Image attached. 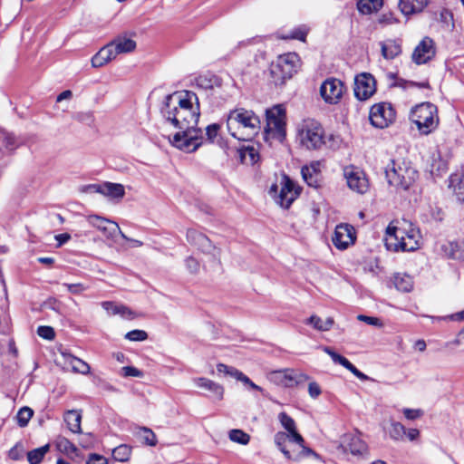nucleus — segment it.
<instances>
[{
    "label": "nucleus",
    "mask_w": 464,
    "mask_h": 464,
    "mask_svg": "<svg viewBox=\"0 0 464 464\" xmlns=\"http://www.w3.org/2000/svg\"><path fill=\"white\" fill-rule=\"evenodd\" d=\"M160 114L179 130L169 138L173 147L191 153L203 144V131L198 128L200 115L199 101L195 92L181 91L168 94L160 107Z\"/></svg>",
    "instance_id": "1"
},
{
    "label": "nucleus",
    "mask_w": 464,
    "mask_h": 464,
    "mask_svg": "<svg viewBox=\"0 0 464 464\" xmlns=\"http://www.w3.org/2000/svg\"><path fill=\"white\" fill-rule=\"evenodd\" d=\"M420 233L411 222L402 219L390 223L386 228L385 246L393 252H411L420 247Z\"/></svg>",
    "instance_id": "2"
},
{
    "label": "nucleus",
    "mask_w": 464,
    "mask_h": 464,
    "mask_svg": "<svg viewBox=\"0 0 464 464\" xmlns=\"http://www.w3.org/2000/svg\"><path fill=\"white\" fill-rule=\"evenodd\" d=\"M259 117L245 108H237L229 111L227 128L234 138L239 140H250L260 130Z\"/></svg>",
    "instance_id": "3"
},
{
    "label": "nucleus",
    "mask_w": 464,
    "mask_h": 464,
    "mask_svg": "<svg viewBox=\"0 0 464 464\" xmlns=\"http://www.w3.org/2000/svg\"><path fill=\"white\" fill-rule=\"evenodd\" d=\"M301 61L297 53H287L279 55L271 63L270 73L276 85H283L291 79L300 69Z\"/></svg>",
    "instance_id": "4"
},
{
    "label": "nucleus",
    "mask_w": 464,
    "mask_h": 464,
    "mask_svg": "<svg viewBox=\"0 0 464 464\" xmlns=\"http://www.w3.org/2000/svg\"><path fill=\"white\" fill-rule=\"evenodd\" d=\"M385 175L390 185L406 190L414 183L418 172L408 163L392 160L386 167Z\"/></svg>",
    "instance_id": "5"
},
{
    "label": "nucleus",
    "mask_w": 464,
    "mask_h": 464,
    "mask_svg": "<svg viewBox=\"0 0 464 464\" xmlns=\"http://www.w3.org/2000/svg\"><path fill=\"white\" fill-rule=\"evenodd\" d=\"M437 107L430 102H422L415 106L411 111V120L417 126L420 133L428 135L439 124Z\"/></svg>",
    "instance_id": "6"
},
{
    "label": "nucleus",
    "mask_w": 464,
    "mask_h": 464,
    "mask_svg": "<svg viewBox=\"0 0 464 464\" xmlns=\"http://www.w3.org/2000/svg\"><path fill=\"white\" fill-rule=\"evenodd\" d=\"M266 126L265 140L283 141L285 138V110L282 105H276L266 111Z\"/></svg>",
    "instance_id": "7"
},
{
    "label": "nucleus",
    "mask_w": 464,
    "mask_h": 464,
    "mask_svg": "<svg viewBox=\"0 0 464 464\" xmlns=\"http://www.w3.org/2000/svg\"><path fill=\"white\" fill-rule=\"evenodd\" d=\"M298 138L307 150H319L324 144V131L322 125L312 119L303 121L298 128Z\"/></svg>",
    "instance_id": "8"
},
{
    "label": "nucleus",
    "mask_w": 464,
    "mask_h": 464,
    "mask_svg": "<svg viewBox=\"0 0 464 464\" xmlns=\"http://www.w3.org/2000/svg\"><path fill=\"white\" fill-rule=\"evenodd\" d=\"M267 378L271 382L285 388L300 385L309 379L306 374L290 368L272 371Z\"/></svg>",
    "instance_id": "9"
},
{
    "label": "nucleus",
    "mask_w": 464,
    "mask_h": 464,
    "mask_svg": "<svg viewBox=\"0 0 464 464\" xmlns=\"http://www.w3.org/2000/svg\"><path fill=\"white\" fill-rule=\"evenodd\" d=\"M187 240L202 253L210 255L215 261L220 264V249L217 248L207 236L191 228L187 231Z\"/></svg>",
    "instance_id": "10"
},
{
    "label": "nucleus",
    "mask_w": 464,
    "mask_h": 464,
    "mask_svg": "<svg viewBox=\"0 0 464 464\" xmlns=\"http://www.w3.org/2000/svg\"><path fill=\"white\" fill-rule=\"evenodd\" d=\"M345 92L343 82L336 78H328L320 86V94L323 100L329 104H336L340 102Z\"/></svg>",
    "instance_id": "11"
},
{
    "label": "nucleus",
    "mask_w": 464,
    "mask_h": 464,
    "mask_svg": "<svg viewBox=\"0 0 464 464\" xmlns=\"http://www.w3.org/2000/svg\"><path fill=\"white\" fill-rule=\"evenodd\" d=\"M394 118L395 112L390 104L379 103L371 108L369 119L371 123L377 128L387 127Z\"/></svg>",
    "instance_id": "12"
},
{
    "label": "nucleus",
    "mask_w": 464,
    "mask_h": 464,
    "mask_svg": "<svg viewBox=\"0 0 464 464\" xmlns=\"http://www.w3.org/2000/svg\"><path fill=\"white\" fill-rule=\"evenodd\" d=\"M354 95L360 101H365L374 94L376 82L374 77L368 72H362L354 79Z\"/></svg>",
    "instance_id": "13"
},
{
    "label": "nucleus",
    "mask_w": 464,
    "mask_h": 464,
    "mask_svg": "<svg viewBox=\"0 0 464 464\" xmlns=\"http://www.w3.org/2000/svg\"><path fill=\"white\" fill-rule=\"evenodd\" d=\"M87 221L91 226L99 229L107 238H113L117 234H120L122 238L127 239V236L122 233L119 225L114 221L97 215L89 216Z\"/></svg>",
    "instance_id": "14"
},
{
    "label": "nucleus",
    "mask_w": 464,
    "mask_h": 464,
    "mask_svg": "<svg viewBox=\"0 0 464 464\" xmlns=\"http://www.w3.org/2000/svg\"><path fill=\"white\" fill-rule=\"evenodd\" d=\"M436 54L434 41L426 36L415 47L411 59L416 64H424L430 61Z\"/></svg>",
    "instance_id": "15"
},
{
    "label": "nucleus",
    "mask_w": 464,
    "mask_h": 464,
    "mask_svg": "<svg viewBox=\"0 0 464 464\" xmlns=\"http://www.w3.org/2000/svg\"><path fill=\"white\" fill-rule=\"evenodd\" d=\"M299 188L285 174L282 176L281 189L278 196V203L281 207L288 208L299 195Z\"/></svg>",
    "instance_id": "16"
},
{
    "label": "nucleus",
    "mask_w": 464,
    "mask_h": 464,
    "mask_svg": "<svg viewBox=\"0 0 464 464\" xmlns=\"http://www.w3.org/2000/svg\"><path fill=\"white\" fill-rule=\"evenodd\" d=\"M344 177L348 187L357 193L363 194L368 189V180L365 175L353 167L344 169Z\"/></svg>",
    "instance_id": "17"
},
{
    "label": "nucleus",
    "mask_w": 464,
    "mask_h": 464,
    "mask_svg": "<svg viewBox=\"0 0 464 464\" xmlns=\"http://www.w3.org/2000/svg\"><path fill=\"white\" fill-rule=\"evenodd\" d=\"M353 227L347 224L337 225L332 238L333 244L338 249H346L354 242Z\"/></svg>",
    "instance_id": "18"
},
{
    "label": "nucleus",
    "mask_w": 464,
    "mask_h": 464,
    "mask_svg": "<svg viewBox=\"0 0 464 464\" xmlns=\"http://www.w3.org/2000/svg\"><path fill=\"white\" fill-rule=\"evenodd\" d=\"M441 253L448 258L464 261V240H454L440 246Z\"/></svg>",
    "instance_id": "19"
},
{
    "label": "nucleus",
    "mask_w": 464,
    "mask_h": 464,
    "mask_svg": "<svg viewBox=\"0 0 464 464\" xmlns=\"http://www.w3.org/2000/svg\"><path fill=\"white\" fill-rule=\"evenodd\" d=\"M321 163L319 161L312 162L309 166H304L301 169L303 179L310 187L318 186V177L320 174Z\"/></svg>",
    "instance_id": "20"
},
{
    "label": "nucleus",
    "mask_w": 464,
    "mask_h": 464,
    "mask_svg": "<svg viewBox=\"0 0 464 464\" xmlns=\"http://www.w3.org/2000/svg\"><path fill=\"white\" fill-rule=\"evenodd\" d=\"M380 45L382 55L386 60H392L399 56L401 53V45L396 40L388 39L386 41L381 42Z\"/></svg>",
    "instance_id": "21"
},
{
    "label": "nucleus",
    "mask_w": 464,
    "mask_h": 464,
    "mask_svg": "<svg viewBox=\"0 0 464 464\" xmlns=\"http://www.w3.org/2000/svg\"><path fill=\"white\" fill-rule=\"evenodd\" d=\"M428 5V0H400L399 7L405 15L421 12Z\"/></svg>",
    "instance_id": "22"
},
{
    "label": "nucleus",
    "mask_w": 464,
    "mask_h": 464,
    "mask_svg": "<svg viewBox=\"0 0 464 464\" xmlns=\"http://www.w3.org/2000/svg\"><path fill=\"white\" fill-rule=\"evenodd\" d=\"M62 356L63 357L65 363L70 365L73 372L82 374H88L90 372V365L82 359L75 357L70 353L66 352H63Z\"/></svg>",
    "instance_id": "23"
},
{
    "label": "nucleus",
    "mask_w": 464,
    "mask_h": 464,
    "mask_svg": "<svg viewBox=\"0 0 464 464\" xmlns=\"http://www.w3.org/2000/svg\"><path fill=\"white\" fill-rule=\"evenodd\" d=\"M194 382L198 387L211 392L217 400H222L224 388L220 384L204 377L195 379Z\"/></svg>",
    "instance_id": "24"
},
{
    "label": "nucleus",
    "mask_w": 464,
    "mask_h": 464,
    "mask_svg": "<svg viewBox=\"0 0 464 464\" xmlns=\"http://www.w3.org/2000/svg\"><path fill=\"white\" fill-rule=\"evenodd\" d=\"M117 54L128 53L135 50L136 42L126 36H118L111 41Z\"/></svg>",
    "instance_id": "25"
},
{
    "label": "nucleus",
    "mask_w": 464,
    "mask_h": 464,
    "mask_svg": "<svg viewBox=\"0 0 464 464\" xmlns=\"http://www.w3.org/2000/svg\"><path fill=\"white\" fill-rule=\"evenodd\" d=\"M81 420L82 416L77 411L71 410L64 414V421L69 430L73 433H80L82 431Z\"/></svg>",
    "instance_id": "26"
},
{
    "label": "nucleus",
    "mask_w": 464,
    "mask_h": 464,
    "mask_svg": "<svg viewBox=\"0 0 464 464\" xmlns=\"http://www.w3.org/2000/svg\"><path fill=\"white\" fill-rule=\"evenodd\" d=\"M383 5V0H359L357 8L362 14L378 12Z\"/></svg>",
    "instance_id": "27"
},
{
    "label": "nucleus",
    "mask_w": 464,
    "mask_h": 464,
    "mask_svg": "<svg viewBox=\"0 0 464 464\" xmlns=\"http://www.w3.org/2000/svg\"><path fill=\"white\" fill-rule=\"evenodd\" d=\"M102 195L111 198H122L125 195L124 187L119 183L104 182Z\"/></svg>",
    "instance_id": "28"
},
{
    "label": "nucleus",
    "mask_w": 464,
    "mask_h": 464,
    "mask_svg": "<svg viewBox=\"0 0 464 464\" xmlns=\"http://www.w3.org/2000/svg\"><path fill=\"white\" fill-rule=\"evenodd\" d=\"M306 324L318 331L326 332L333 327L334 321L332 317H328L324 321L319 316L314 314L306 320Z\"/></svg>",
    "instance_id": "29"
},
{
    "label": "nucleus",
    "mask_w": 464,
    "mask_h": 464,
    "mask_svg": "<svg viewBox=\"0 0 464 464\" xmlns=\"http://www.w3.org/2000/svg\"><path fill=\"white\" fill-rule=\"evenodd\" d=\"M239 158L242 163L254 165L259 159L257 150L253 147H244L238 150Z\"/></svg>",
    "instance_id": "30"
},
{
    "label": "nucleus",
    "mask_w": 464,
    "mask_h": 464,
    "mask_svg": "<svg viewBox=\"0 0 464 464\" xmlns=\"http://www.w3.org/2000/svg\"><path fill=\"white\" fill-rule=\"evenodd\" d=\"M0 142L6 150L13 151L21 145L22 140L13 133L3 130L0 133Z\"/></svg>",
    "instance_id": "31"
},
{
    "label": "nucleus",
    "mask_w": 464,
    "mask_h": 464,
    "mask_svg": "<svg viewBox=\"0 0 464 464\" xmlns=\"http://www.w3.org/2000/svg\"><path fill=\"white\" fill-rule=\"evenodd\" d=\"M393 284L401 292H410L413 287L412 278L408 275L397 274L394 276Z\"/></svg>",
    "instance_id": "32"
},
{
    "label": "nucleus",
    "mask_w": 464,
    "mask_h": 464,
    "mask_svg": "<svg viewBox=\"0 0 464 464\" xmlns=\"http://www.w3.org/2000/svg\"><path fill=\"white\" fill-rule=\"evenodd\" d=\"M50 445L45 444L40 448L34 449L27 452V459L30 464H39L44 455L49 451Z\"/></svg>",
    "instance_id": "33"
},
{
    "label": "nucleus",
    "mask_w": 464,
    "mask_h": 464,
    "mask_svg": "<svg viewBox=\"0 0 464 464\" xmlns=\"http://www.w3.org/2000/svg\"><path fill=\"white\" fill-rule=\"evenodd\" d=\"M131 454V448L126 444H121L112 450V457L115 460L128 461Z\"/></svg>",
    "instance_id": "34"
},
{
    "label": "nucleus",
    "mask_w": 464,
    "mask_h": 464,
    "mask_svg": "<svg viewBox=\"0 0 464 464\" xmlns=\"http://www.w3.org/2000/svg\"><path fill=\"white\" fill-rule=\"evenodd\" d=\"M389 435L393 440H402L406 435V428L401 422L392 421Z\"/></svg>",
    "instance_id": "35"
},
{
    "label": "nucleus",
    "mask_w": 464,
    "mask_h": 464,
    "mask_svg": "<svg viewBox=\"0 0 464 464\" xmlns=\"http://www.w3.org/2000/svg\"><path fill=\"white\" fill-rule=\"evenodd\" d=\"M345 451H350L353 455L362 454L365 450V444L357 437L351 438L350 442L344 446Z\"/></svg>",
    "instance_id": "36"
},
{
    "label": "nucleus",
    "mask_w": 464,
    "mask_h": 464,
    "mask_svg": "<svg viewBox=\"0 0 464 464\" xmlns=\"http://www.w3.org/2000/svg\"><path fill=\"white\" fill-rule=\"evenodd\" d=\"M287 439L288 435L286 433L279 431L275 435V443L287 459H292L290 451L285 446Z\"/></svg>",
    "instance_id": "37"
},
{
    "label": "nucleus",
    "mask_w": 464,
    "mask_h": 464,
    "mask_svg": "<svg viewBox=\"0 0 464 464\" xmlns=\"http://www.w3.org/2000/svg\"><path fill=\"white\" fill-rule=\"evenodd\" d=\"M33 415L34 411L31 408L27 406L21 408L16 414L17 424L22 428L27 426Z\"/></svg>",
    "instance_id": "38"
},
{
    "label": "nucleus",
    "mask_w": 464,
    "mask_h": 464,
    "mask_svg": "<svg viewBox=\"0 0 464 464\" xmlns=\"http://www.w3.org/2000/svg\"><path fill=\"white\" fill-rule=\"evenodd\" d=\"M228 436L232 441L241 445H246L250 440V436L241 430H231Z\"/></svg>",
    "instance_id": "39"
},
{
    "label": "nucleus",
    "mask_w": 464,
    "mask_h": 464,
    "mask_svg": "<svg viewBox=\"0 0 464 464\" xmlns=\"http://www.w3.org/2000/svg\"><path fill=\"white\" fill-rule=\"evenodd\" d=\"M308 30L304 25L299 26L297 28L293 29L289 34L285 36L288 39H295L299 41H305Z\"/></svg>",
    "instance_id": "40"
},
{
    "label": "nucleus",
    "mask_w": 464,
    "mask_h": 464,
    "mask_svg": "<svg viewBox=\"0 0 464 464\" xmlns=\"http://www.w3.org/2000/svg\"><path fill=\"white\" fill-rule=\"evenodd\" d=\"M278 420L281 425L289 432L293 431V430L296 429L295 422L292 417L287 415L285 412H280L278 415Z\"/></svg>",
    "instance_id": "41"
},
{
    "label": "nucleus",
    "mask_w": 464,
    "mask_h": 464,
    "mask_svg": "<svg viewBox=\"0 0 464 464\" xmlns=\"http://www.w3.org/2000/svg\"><path fill=\"white\" fill-rule=\"evenodd\" d=\"M99 53L106 59V61L109 63L112 59H115L118 55L116 53V50L114 48V45L111 42L110 44L103 46Z\"/></svg>",
    "instance_id": "42"
},
{
    "label": "nucleus",
    "mask_w": 464,
    "mask_h": 464,
    "mask_svg": "<svg viewBox=\"0 0 464 464\" xmlns=\"http://www.w3.org/2000/svg\"><path fill=\"white\" fill-rule=\"evenodd\" d=\"M125 338L130 341H144L148 338V334L143 330H132L128 332Z\"/></svg>",
    "instance_id": "43"
},
{
    "label": "nucleus",
    "mask_w": 464,
    "mask_h": 464,
    "mask_svg": "<svg viewBox=\"0 0 464 464\" xmlns=\"http://www.w3.org/2000/svg\"><path fill=\"white\" fill-rule=\"evenodd\" d=\"M37 334L40 337L45 340H53L55 336V333L53 327L42 325L37 329Z\"/></svg>",
    "instance_id": "44"
},
{
    "label": "nucleus",
    "mask_w": 464,
    "mask_h": 464,
    "mask_svg": "<svg viewBox=\"0 0 464 464\" xmlns=\"http://www.w3.org/2000/svg\"><path fill=\"white\" fill-rule=\"evenodd\" d=\"M403 415L407 420H413L423 416V411L420 409H409L402 410Z\"/></svg>",
    "instance_id": "45"
},
{
    "label": "nucleus",
    "mask_w": 464,
    "mask_h": 464,
    "mask_svg": "<svg viewBox=\"0 0 464 464\" xmlns=\"http://www.w3.org/2000/svg\"><path fill=\"white\" fill-rule=\"evenodd\" d=\"M186 267L191 274H197L199 271V262L193 256H188L185 260Z\"/></svg>",
    "instance_id": "46"
},
{
    "label": "nucleus",
    "mask_w": 464,
    "mask_h": 464,
    "mask_svg": "<svg viewBox=\"0 0 464 464\" xmlns=\"http://www.w3.org/2000/svg\"><path fill=\"white\" fill-rule=\"evenodd\" d=\"M63 285L65 286L67 288V290L73 295H80L83 291L87 290V288H88L86 285H84L81 283H76V284L64 283V284H63Z\"/></svg>",
    "instance_id": "47"
},
{
    "label": "nucleus",
    "mask_w": 464,
    "mask_h": 464,
    "mask_svg": "<svg viewBox=\"0 0 464 464\" xmlns=\"http://www.w3.org/2000/svg\"><path fill=\"white\" fill-rule=\"evenodd\" d=\"M219 129L220 125L218 123L210 124L206 128V135L210 142L214 141V139L218 136Z\"/></svg>",
    "instance_id": "48"
},
{
    "label": "nucleus",
    "mask_w": 464,
    "mask_h": 464,
    "mask_svg": "<svg viewBox=\"0 0 464 464\" xmlns=\"http://www.w3.org/2000/svg\"><path fill=\"white\" fill-rule=\"evenodd\" d=\"M73 119L80 122H84L87 124H91L93 122V115L92 112L90 111L77 112L73 115Z\"/></svg>",
    "instance_id": "49"
},
{
    "label": "nucleus",
    "mask_w": 464,
    "mask_h": 464,
    "mask_svg": "<svg viewBox=\"0 0 464 464\" xmlns=\"http://www.w3.org/2000/svg\"><path fill=\"white\" fill-rule=\"evenodd\" d=\"M143 439L145 442L150 446H155L157 443L156 436L153 431L149 428H142Z\"/></svg>",
    "instance_id": "50"
},
{
    "label": "nucleus",
    "mask_w": 464,
    "mask_h": 464,
    "mask_svg": "<svg viewBox=\"0 0 464 464\" xmlns=\"http://www.w3.org/2000/svg\"><path fill=\"white\" fill-rule=\"evenodd\" d=\"M122 375L124 377H141L142 372L133 366H124L121 368Z\"/></svg>",
    "instance_id": "51"
},
{
    "label": "nucleus",
    "mask_w": 464,
    "mask_h": 464,
    "mask_svg": "<svg viewBox=\"0 0 464 464\" xmlns=\"http://www.w3.org/2000/svg\"><path fill=\"white\" fill-rule=\"evenodd\" d=\"M120 304H116L114 302L104 301L102 303V307L111 315H116L119 313Z\"/></svg>",
    "instance_id": "52"
},
{
    "label": "nucleus",
    "mask_w": 464,
    "mask_h": 464,
    "mask_svg": "<svg viewBox=\"0 0 464 464\" xmlns=\"http://www.w3.org/2000/svg\"><path fill=\"white\" fill-rule=\"evenodd\" d=\"M217 371L219 373H225V374L230 375L234 378H237V374L235 373V372H239L237 369H236L234 367L227 366L224 363H218L217 365Z\"/></svg>",
    "instance_id": "53"
},
{
    "label": "nucleus",
    "mask_w": 464,
    "mask_h": 464,
    "mask_svg": "<svg viewBox=\"0 0 464 464\" xmlns=\"http://www.w3.org/2000/svg\"><path fill=\"white\" fill-rule=\"evenodd\" d=\"M218 82V79L214 77L213 80L210 79V80H207L206 77H198L197 79V83L198 86L202 87V88H205V89H208V88H212L213 87V84H217Z\"/></svg>",
    "instance_id": "54"
},
{
    "label": "nucleus",
    "mask_w": 464,
    "mask_h": 464,
    "mask_svg": "<svg viewBox=\"0 0 464 464\" xmlns=\"http://www.w3.org/2000/svg\"><path fill=\"white\" fill-rule=\"evenodd\" d=\"M86 464H108V460L102 455L92 453L89 455Z\"/></svg>",
    "instance_id": "55"
},
{
    "label": "nucleus",
    "mask_w": 464,
    "mask_h": 464,
    "mask_svg": "<svg viewBox=\"0 0 464 464\" xmlns=\"http://www.w3.org/2000/svg\"><path fill=\"white\" fill-rule=\"evenodd\" d=\"M118 314L124 319H133L135 317V313L123 304H120Z\"/></svg>",
    "instance_id": "56"
},
{
    "label": "nucleus",
    "mask_w": 464,
    "mask_h": 464,
    "mask_svg": "<svg viewBox=\"0 0 464 464\" xmlns=\"http://www.w3.org/2000/svg\"><path fill=\"white\" fill-rule=\"evenodd\" d=\"M358 320L359 321H362V322H364L370 325H375V326H382V324L381 323L380 319L377 318V317H372V316H367V315H363V314H360L358 315Z\"/></svg>",
    "instance_id": "57"
},
{
    "label": "nucleus",
    "mask_w": 464,
    "mask_h": 464,
    "mask_svg": "<svg viewBox=\"0 0 464 464\" xmlns=\"http://www.w3.org/2000/svg\"><path fill=\"white\" fill-rule=\"evenodd\" d=\"M322 392L320 386L315 382H311L308 385V393L313 399H316Z\"/></svg>",
    "instance_id": "58"
},
{
    "label": "nucleus",
    "mask_w": 464,
    "mask_h": 464,
    "mask_svg": "<svg viewBox=\"0 0 464 464\" xmlns=\"http://www.w3.org/2000/svg\"><path fill=\"white\" fill-rule=\"evenodd\" d=\"M287 435L290 440L297 443L300 447H303L304 440L302 435L297 432L296 429L293 430V431H289Z\"/></svg>",
    "instance_id": "59"
},
{
    "label": "nucleus",
    "mask_w": 464,
    "mask_h": 464,
    "mask_svg": "<svg viewBox=\"0 0 464 464\" xmlns=\"http://www.w3.org/2000/svg\"><path fill=\"white\" fill-rule=\"evenodd\" d=\"M323 351L332 358L334 363L338 364L343 358V355L337 353L329 346L323 347Z\"/></svg>",
    "instance_id": "60"
},
{
    "label": "nucleus",
    "mask_w": 464,
    "mask_h": 464,
    "mask_svg": "<svg viewBox=\"0 0 464 464\" xmlns=\"http://www.w3.org/2000/svg\"><path fill=\"white\" fill-rule=\"evenodd\" d=\"M107 63L106 59L99 52L92 58V65L94 68L102 67Z\"/></svg>",
    "instance_id": "61"
},
{
    "label": "nucleus",
    "mask_w": 464,
    "mask_h": 464,
    "mask_svg": "<svg viewBox=\"0 0 464 464\" xmlns=\"http://www.w3.org/2000/svg\"><path fill=\"white\" fill-rule=\"evenodd\" d=\"M9 457L14 460L20 459L23 457V450L15 445L9 450Z\"/></svg>",
    "instance_id": "62"
},
{
    "label": "nucleus",
    "mask_w": 464,
    "mask_h": 464,
    "mask_svg": "<svg viewBox=\"0 0 464 464\" xmlns=\"http://www.w3.org/2000/svg\"><path fill=\"white\" fill-rule=\"evenodd\" d=\"M103 184H91L86 187V191L91 193H100L102 195Z\"/></svg>",
    "instance_id": "63"
},
{
    "label": "nucleus",
    "mask_w": 464,
    "mask_h": 464,
    "mask_svg": "<svg viewBox=\"0 0 464 464\" xmlns=\"http://www.w3.org/2000/svg\"><path fill=\"white\" fill-rule=\"evenodd\" d=\"M456 194L459 199L464 202V178L458 184L456 188Z\"/></svg>",
    "instance_id": "64"
}]
</instances>
